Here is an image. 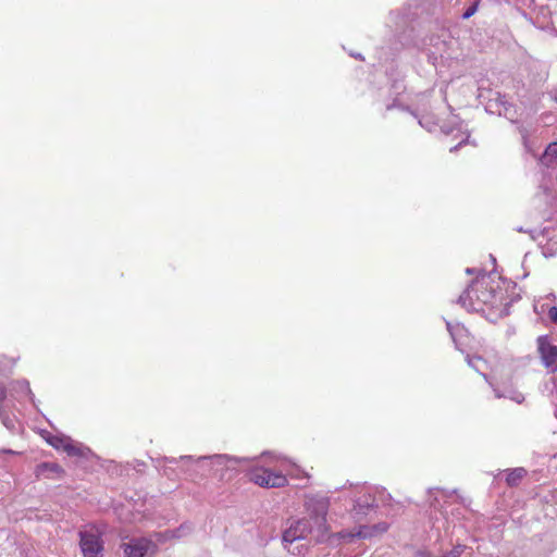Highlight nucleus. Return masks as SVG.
<instances>
[{"label": "nucleus", "instance_id": "26", "mask_svg": "<svg viewBox=\"0 0 557 557\" xmlns=\"http://www.w3.org/2000/svg\"><path fill=\"white\" fill-rule=\"evenodd\" d=\"M375 496L376 503L381 502L383 505H388L393 500L392 495L384 487L376 488Z\"/></svg>", "mask_w": 557, "mask_h": 557}, {"label": "nucleus", "instance_id": "34", "mask_svg": "<svg viewBox=\"0 0 557 557\" xmlns=\"http://www.w3.org/2000/svg\"><path fill=\"white\" fill-rule=\"evenodd\" d=\"M437 54H440V57H442V52H441V49H436V51H431L429 53V61H431L433 64H435L436 60H437Z\"/></svg>", "mask_w": 557, "mask_h": 557}, {"label": "nucleus", "instance_id": "25", "mask_svg": "<svg viewBox=\"0 0 557 557\" xmlns=\"http://www.w3.org/2000/svg\"><path fill=\"white\" fill-rule=\"evenodd\" d=\"M292 555L294 556H304L308 550V546L306 544H287L285 547Z\"/></svg>", "mask_w": 557, "mask_h": 557}, {"label": "nucleus", "instance_id": "19", "mask_svg": "<svg viewBox=\"0 0 557 557\" xmlns=\"http://www.w3.org/2000/svg\"><path fill=\"white\" fill-rule=\"evenodd\" d=\"M70 436L60 434V435H53L50 433H47V436H45L46 442L51 445L57 450H64V446H66V443L69 441Z\"/></svg>", "mask_w": 557, "mask_h": 557}, {"label": "nucleus", "instance_id": "33", "mask_svg": "<svg viewBox=\"0 0 557 557\" xmlns=\"http://www.w3.org/2000/svg\"><path fill=\"white\" fill-rule=\"evenodd\" d=\"M394 108H400L401 110L409 111L408 107H404V106L398 104V101H397L396 98L393 100V102L386 104V111H389V110H392Z\"/></svg>", "mask_w": 557, "mask_h": 557}, {"label": "nucleus", "instance_id": "40", "mask_svg": "<svg viewBox=\"0 0 557 557\" xmlns=\"http://www.w3.org/2000/svg\"><path fill=\"white\" fill-rule=\"evenodd\" d=\"M392 87H393V88H395V89L397 90V94H399V92H400V91H399V89H400V88H403V86H400L399 82H397V81H395V82L393 83V86H392Z\"/></svg>", "mask_w": 557, "mask_h": 557}, {"label": "nucleus", "instance_id": "38", "mask_svg": "<svg viewBox=\"0 0 557 557\" xmlns=\"http://www.w3.org/2000/svg\"><path fill=\"white\" fill-rule=\"evenodd\" d=\"M440 42V38L435 36L430 37V45L435 46Z\"/></svg>", "mask_w": 557, "mask_h": 557}, {"label": "nucleus", "instance_id": "11", "mask_svg": "<svg viewBox=\"0 0 557 557\" xmlns=\"http://www.w3.org/2000/svg\"><path fill=\"white\" fill-rule=\"evenodd\" d=\"M150 544L151 542L146 539L131 540L123 544L124 555L125 557H145Z\"/></svg>", "mask_w": 557, "mask_h": 557}, {"label": "nucleus", "instance_id": "29", "mask_svg": "<svg viewBox=\"0 0 557 557\" xmlns=\"http://www.w3.org/2000/svg\"><path fill=\"white\" fill-rule=\"evenodd\" d=\"M516 231L519 233H528L533 240L541 236L540 230L537 228H523L522 226H519L516 228Z\"/></svg>", "mask_w": 557, "mask_h": 557}, {"label": "nucleus", "instance_id": "10", "mask_svg": "<svg viewBox=\"0 0 557 557\" xmlns=\"http://www.w3.org/2000/svg\"><path fill=\"white\" fill-rule=\"evenodd\" d=\"M376 496L372 495L370 492L366 493L363 496L355 499L354 504V512L358 518L368 516L372 510L377 508Z\"/></svg>", "mask_w": 557, "mask_h": 557}, {"label": "nucleus", "instance_id": "2", "mask_svg": "<svg viewBox=\"0 0 557 557\" xmlns=\"http://www.w3.org/2000/svg\"><path fill=\"white\" fill-rule=\"evenodd\" d=\"M163 474L166 476H178L180 473L189 476H208L213 474L211 462H202V456L194 459L190 455H183L178 459L174 457H163Z\"/></svg>", "mask_w": 557, "mask_h": 557}, {"label": "nucleus", "instance_id": "4", "mask_svg": "<svg viewBox=\"0 0 557 557\" xmlns=\"http://www.w3.org/2000/svg\"><path fill=\"white\" fill-rule=\"evenodd\" d=\"M288 527L282 534V542L284 547L287 544H294L298 541L307 539L308 534L315 533L314 525L307 518H300L296 520H288Z\"/></svg>", "mask_w": 557, "mask_h": 557}, {"label": "nucleus", "instance_id": "15", "mask_svg": "<svg viewBox=\"0 0 557 557\" xmlns=\"http://www.w3.org/2000/svg\"><path fill=\"white\" fill-rule=\"evenodd\" d=\"M64 451L70 457H79L84 459H88L94 455L89 447L82 443L74 442L71 437L69 438L66 446H64Z\"/></svg>", "mask_w": 557, "mask_h": 557}, {"label": "nucleus", "instance_id": "8", "mask_svg": "<svg viewBox=\"0 0 557 557\" xmlns=\"http://www.w3.org/2000/svg\"><path fill=\"white\" fill-rule=\"evenodd\" d=\"M537 350L545 368L557 371V346L553 345L547 335L537 337Z\"/></svg>", "mask_w": 557, "mask_h": 557}, {"label": "nucleus", "instance_id": "39", "mask_svg": "<svg viewBox=\"0 0 557 557\" xmlns=\"http://www.w3.org/2000/svg\"><path fill=\"white\" fill-rule=\"evenodd\" d=\"M463 143H465V140H461L458 145H456V146L451 147V148L449 149V151H450V152H455V151H457V150L459 149V147L463 145Z\"/></svg>", "mask_w": 557, "mask_h": 557}, {"label": "nucleus", "instance_id": "37", "mask_svg": "<svg viewBox=\"0 0 557 557\" xmlns=\"http://www.w3.org/2000/svg\"><path fill=\"white\" fill-rule=\"evenodd\" d=\"M519 133L521 134L522 138L525 140L527 136H528V131L523 126H520Z\"/></svg>", "mask_w": 557, "mask_h": 557}, {"label": "nucleus", "instance_id": "14", "mask_svg": "<svg viewBox=\"0 0 557 557\" xmlns=\"http://www.w3.org/2000/svg\"><path fill=\"white\" fill-rule=\"evenodd\" d=\"M64 451L70 457H79L84 459H88L94 455L89 447L82 443L74 442L71 437L69 438L66 446H64Z\"/></svg>", "mask_w": 557, "mask_h": 557}, {"label": "nucleus", "instance_id": "32", "mask_svg": "<svg viewBox=\"0 0 557 557\" xmlns=\"http://www.w3.org/2000/svg\"><path fill=\"white\" fill-rule=\"evenodd\" d=\"M371 527H372L375 535L384 533V532H386L388 530V523H386V522H379V523L373 524Z\"/></svg>", "mask_w": 557, "mask_h": 557}, {"label": "nucleus", "instance_id": "27", "mask_svg": "<svg viewBox=\"0 0 557 557\" xmlns=\"http://www.w3.org/2000/svg\"><path fill=\"white\" fill-rule=\"evenodd\" d=\"M358 539H371L375 536V533L371 525H360L358 531L356 532Z\"/></svg>", "mask_w": 557, "mask_h": 557}, {"label": "nucleus", "instance_id": "6", "mask_svg": "<svg viewBox=\"0 0 557 557\" xmlns=\"http://www.w3.org/2000/svg\"><path fill=\"white\" fill-rule=\"evenodd\" d=\"M250 480L255 484L265 488H277L287 484V479L285 475L263 468L253 471L250 475Z\"/></svg>", "mask_w": 557, "mask_h": 557}, {"label": "nucleus", "instance_id": "36", "mask_svg": "<svg viewBox=\"0 0 557 557\" xmlns=\"http://www.w3.org/2000/svg\"><path fill=\"white\" fill-rule=\"evenodd\" d=\"M7 398V387L0 383V406H2L3 400Z\"/></svg>", "mask_w": 557, "mask_h": 557}, {"label": "nucleus", "instance_id": "20", "mask_svg": "<svg viewBox=\"0 0 557 557\" xmlns=\"http://www.w3.org/2000/svg\"><path fill=\"white\" fill-rule=\"evenodd\" d=\"M496 299V290L494 288H485L484 290H481L476 295V300L481 301L484 305H491L494 306Z\"/></svg>", "mask_w": 557, "mask_h": 557}, {"label": "nucleus", "instance_id": "16", "mask_svg": "<svg viewBox=\"0 0 557 557\" xmlns=\"http://www.w3.org/2000/svg\"><path fill=\"white\" fill-rule=\"evenodd\" d=\"M446 329L449 332V335L455 343L457 349H460V339L463 336L468 335V330L461 323H453L450 321H445Z\"/></svg>", "mask_w": 557, "mask_h": 557}, {"label": "nucleus", "instance_id": "13", "mask_svg": "<svg viewBox=\"0 0 557 557\" xmlns=\"http://www.w3.org/2000/svg\"><path fill=\"white\" fill-rule=\"evenodd\" d=\"M540 164H541V166L545 168L542 171V181H541L540 187H539L540 188L539 191H542V185L544 183L549 182L550 175L553 178L554 177L557 178V174L555 173V170H554V165L557 164V160L553 159V157H550V156L548 157L546 154V151L544 150L543 154L540 158Z\"/></svg>", "mask_w": 557, "mask_h": 557}, {"label": "nucleus", "instance_id": "43", "mask_svg": "<svg viewBox=\"0 0 557 557\" xmlns=\"http://www.w3.org/2000/svg\"><path fill=\"white\" fill-rule=\"evenodd\" d=\"M491 257V261H493V263H496V259L493 255L490 256Z\"/></svg>", "mask_w": 557, "mask_h": 557}, {"label": "nucleus", "instance_id": "21", "mask_svg": "<svg viewBox=\"0 0 557 557\" xmlns=\"http://www.w3.org/2000/svg\"><path fill=\"white\" fill-rule=\"evenodd\" d=\"M499 104L503 107V111H499V115H504L510 122L516 123L515 121V110L513 106L505 99V96L498 98Z\"/></svg>", "mask_w": 557, "mask_h": 557}, {"label": "nucleus", "instance_id": "12", "mask_svg": "<svg viewBox=\"0 0 557 557\" xmlns=\"http://www.w3.org/2000/svg\"><path fill=\"white\" fill-rule=\"evenodd\" d=\"M65 471L60 465L49 461L38 463L35 469L37 478L61 479Z\"/></svg>", "mask_w": 557, "mask_h": 557}, {"label": "nucleus", "instance_id": "5", "mask_svg": "<svg viewBox=\"0 0 557 557\" xmlns=\"http://www.w3.org/2000/svg\"><path fill=\"white\" fill-rule=\"evenodd\" d=\"M79 546L84 557H102L103 542L97 531H79Z\"/></svg>", "mask_w": 557, "mask_h": 557}, {"label": "nucleus", "instance_id": "23", "mask_svg": "<svg viewBox=\"0 0 557 557\" xmlns=\"http://www.w3.org/2000/svg\"><path fill=\"white\" fill-rule=\"evenodd\" d=\"M469 367L474 369L476 372L482 373L481 364H485V361L480 356H467L466 358Z\"/></svg>", "mask_w": 557, "mask_h": 557}, {"label": "nucleus", "instance_id": "28", "mask_svg": "<svg viewBox=\"0 0 557 557\" xmlns=\"http://www.w3.org/2000/svg\"><path fill=\"white\" fill-rule=\"evenodd\" d=\"M479 4H480V0H473L472 3L461 14V17L463 20L470 18L478 11Z\"/></svg>", "mask_w": 557, "mask_h": 557}, {"label": "nucleus", "instance_id": "31", "mask_svg": "<svg viewBox=\"0 0 557 557\" xmlns=\"http://www.w3.org/2000/svg\"><path fill=\"white\" fill-rule=\"evenodd\" d=\"M545 151H546V154L549 157H553V159H556L557 160V141H554V143H550L546 148H545Z\"/></svg>", "mask_w": 557, "mask_h": 557}, {"label": "nucleus", "instance_id": "35", "mask_svg": "<svg viewBox=\"0 0 557 557\" xmlns=\"http://www.w3.org/2000/svg\"><path fill=\"white\" fill-rule=\"evenodd\" d=\"M548 317L552 321L557 323V307L553 306L548 310Z\"/></svg>", "mask_w": 557, "mask_h": 557}, {"label": "nucleus", "instance_id": "17", "mask_svg": "<svg viewBox=\"0 0 557 557\" xmlns=\"http://www.w3.org/2000/svg\"><path fill=\"white\" fill-rule=\"evenodd\" d=\"M20 395H27L29 396L30 400L34 401V394L27 380H20L12 383L11 396L17 398Z\"/></svg>", "mask_w": 557, "mask_h": 557}, {"label": "nucleus", "instance_id": "1", "mask_svg": "<svg viewBox=\"0 0 557 557\" xmlns=\"http://www.w3.org/2000/svg\"><path fill=\"white\" fill-rule=\"evenodd\" d=\"M534 209L544 220L540 228L541 236L545 237L548 246L543 248L545 257L553 256V249H557V178H549L548 183L542 185V191H537L532 200Z\"/></svg>", "mask_w": 557, "mask_h": 557}, {"label": "nucleus", "instance_id": "22", "mask_svg": "<svg viewBox=\"0 0 557 557\" xmlns=\"http://www.w3.org/2000/svg\"><path fill=\"white\" fill-rule=\"evenodd\" d=\"M193 531V527L189 523H183L174 530L166 531V534L173 539H181Z\"/></svg>", "mask_w": 557, "mask_h": 557}, {"label": "nucleus", "instance_id": "9", "mask_svg": "<svg viewBox=\"0 0 557 557\" xmlns=\"http://www.w3.org/2000/svg\"><path fill=\"white\" fill-rule=\"evenodd\" d=\"M478 272V276L472 280L467 288L461 293V295L458 297L457 302L461 305L463 308H466L468 311H475L476 309L473 307V301L471 297V292L473 289L474 285H483V280L485 277V271L483 269L476 270L474 268H467L466 273L467 274H473Z\"/></svg>", "mask_w": 557, "mask_h": 557}, {"label": "nucleus", "instance_id": "7", "mask_svg": "<svg viewBox=\"0 0 557 557\" xmlns=\"http://www.w3.org/2000/svg\"><path fill=\"white\" fill-rule=\"evenodd\" d=\"M202 462H211L213 468V474H216L219 471L225 470H236L238 466L248 463L249 458H238L225 454H215L211 456H202Z\"/></svg>", "mask_w": 557, "mask_h": 557}, {"label": "nucleus", "instance_id": "18", "mask_svg": "<svg viewBox=\"0 0 557 557\" xmlns=\"http://www.w3.org/2000/svg\"><path fill=\"white\" fill-rule=\"evenodd\" d=\"M527 470L522 467L507 470L506 483L510 487L519 485L521 480L527 475Z\"/></svg>", "mask_w": 557, "mask_h": 557}, {"label": "nucleus", "instance_id": "24", "mask_svg": "<svg viewBox=\"0 0 557 557\" xmlns=\"http://www.w3.org/2000/svg\"><path fill=\"white\" fill-rule=\"evenodd\" d=\"M0 420L8 430L14 431L15 420L4 411L3 406H0Z\"/></svg>", "mask_w": 557, "mask_h": 557}, {"label": "nucleus", "instance_id": "30", "mask_svg": "<svg viewBox=\"0 0 557 557\" xmlns=\"http://www.w3.org/2000/svg\"><path fill=\"white\" fill-rule=\"evenodd\" d=\"M336 537L343 540L344 542H351L355 537H357L356 533H351L348 531H341L335 534Z\"/></svg>", "mask_w": 557, "mask_h": 557}, {"label": "nucleus", "instance_id": "3", "mask_svg": "<svg viewBox=\"0 0 557 557\" xmlns=\"http://www.w3.org/2000/svg\"><path fill=\"white\" fill-rule=\"evenodd\" d=\"M330 500L324 496H310L305 502V509L307 512V519L315 528V542L323 543L326 540L329 533V524L326 516L329 512Z\"/></svg>", "mask_w": 557, "mask_h": 557}, {"label": "nucleus", "instance_id": "42", "mask_svg": "<svg viewBox=\"0 0 557 557\" xmlns=\"http://www.w3.org/2000/svg\"><path fill=\"white\" fill-rule=\"evenodd\" d=\"M351 57L359 59V60H363V57L361 55V53H351Z\"/></svg>", "mask_w": 557, "mask_h": 557}, {"label": "nucleus", "instance_id": "41", "mask_svg": "<svg viewBox=\"0 0 557 557\" xmlns=\"http://www.w3.org/2000/svg\"><path fill=\"white\" fill-rule=\"evenodd\" d=\"M1 453L9 454V455H18L20 453L12 450V449H2Z\"/></svg>", "mask_w": 557, "mask_h": 557}]
</instances>
